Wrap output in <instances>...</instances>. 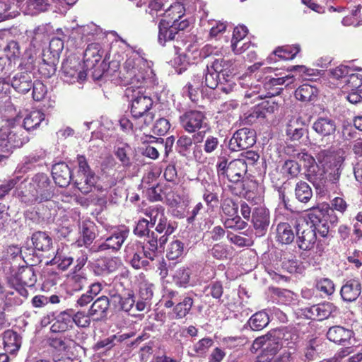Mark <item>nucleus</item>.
Instances as JSON below:
<instances>
[{"label":"nucleus","mask_w":362,"mask_h":362,"mask_svg":"<svg viewBox=\"0 0 362 362\" xmlns=\"http://www.w3.org/2000/svg\"><path fill=\"white\" fill-rule=\"evenodd\" d=\"M184 8L182 5L175 4L171 6L170 8L166 11L168 16L173 14L172 16L173 21H170L172 25H175L176 31L178 33L179 30H183L188 28L189 23L187 19H182L183 18Z\"/></svg>","instance_id":"7c9ffc66"},{"label":"nucleus","mask_w":362,"mask_h":362,"mask_svg":"<svg viewBox=\"0 0 362 362\" xmlns=\"http://www.w3.org/2000/svg\"><path fill=\"white\" fill-rule=\"evenodd\" d=\"M95 238L94 224L91 222L83 223L81 228L80 236L74 244L78 247L82 246L88 247L93 243Z\"/></svg>","instance_id":"2f4dec72"},{"label":"nucleus","mask_w":362,"mask_h":362,"mask_svg":"<svg viewBox=\"0 0 362 362\" xmlns=\"http://www.w3.org/2000/svg\"><path fill=\"white\" fill-rule=\"evenodd\" d=\"M361 293V284L356 280H349L344 284L340 291L342 299L346 302L355 301Z\"/></svg>","instance_id":"c756f323"},{"label":"nucleus","mask_w":362,"mask_h":362,"mask_svg":"<svg viewBox=\"0 0 362 362\" xmlns=\"http://www.w3.org/2000/svg\"><path fill=\"white\" fill-rule=\"evenodd\" d=\"M81 64L75 57H69L64 60L62 65V73L66 81H83L87 73L86 70H80Z\"/></svg>","instance_id":"f8f14e48"},{"label":"nucleus","mask_w":362,"mask_h":362,"mask_svg":"<svg viewBox=\"0 0 362 362\" xmlns=\"http://www.w3.org/2000/svg\"><path fill=\"white\" fill-rule=\"evenodd\" d=\"M316 159L322 168V170L315 161V158L309 154L305 149H301L296 156V159L303 163L307 168L308 180L317 188H321L326 182L328 173L329 180L333 182L337 181L341 175V168L346 158L343 149L334 151L332 148L322 149L315 154Z\"/></svg>","instance_id":"f257e3e1"},{"label":"nucleus","mask_w":362,"mask_h":362,"mask_svg":"<svg viewBox=\"0 0 362 362\" xmlns=\"http://www.w3.org/2000/svg\"><path fill=\"white\" fill-rule=\"evenodd\" d=\"M175 25H172L169 21L161 19L158 24V42L165 45L168 41L173 40L177 33Z\"/></svg>","instance_id":"473e14b6"},{"label":"nucleus","mask_w":362,"mask_h":362,"mask_svg":"<svg viewBox=\"0 0 362 362\" xmlns=\"http://www.w3.org/2000/svg\"><path fill=\"white\" fill-rule=\"evenodd\" d=\"M336 310L337 307L333 303L326 302L311 306L308 308L307 313L311 319L323 320L328 318Z\"/></svg>","instance_id":"412c9836"},{"label":"nucleus","mask_w":362,"mask_h":362,"mask_svg":"<svg viewBox=\"0 0 362 362\" xmlns=\"http://www.w3.org/2000/svg\"><path fill=\"white\" fill-rule=\"evenodd\" d=\"M175 223L168 220L166 217L159 224L155 227V230L158 233H165L166 235H171L176 228Z\"/></svg>","instance_id":"338daca9"},{"label":"nucleus","mask_w":362,"mask_h":362,"mask_svg":"<svg viewBox=\"0 0 362 362\" xmlns=\"http://www.w3.org/2000/svg\"><path fill=\"white\" fill-rule=\"evenodd\" d=\"M190 272L189 269L180 268L174 274V281L180 286L185 287L189 281Z\"/></svg>","instance_id":"69168bd1"},{"label":"nucleus","mask_w":362,"mask_h":362,"mask_svg":"<svg viewBox=\"0 0 362 362\" xmlns=\"http://www.w3.org/2000/svg\"><path fill=\"white\" fill-rule=\"evenodd\" d=\"M52 174L55 183L60 187L69 185L72 179V173L69 165L64 163H58L53 165Z\"/></svg>","instance_id":"dca6fc26"},{"label":"nucleus","mask_w":362,"mask_h":362,"mask_svg":"<svg viewBox=\"0 0 362 362\" xmlns=\"http://www.w3.org/2000/svg\"><path fill=\"white\" fill-rule=\"evenodd\" d=\"M144 84H131L126 88L124 95L128 98L130 111L135 119L143 118L144 124L140 126L141 129L152 124L154 115L149 112L153 102L151 96L146 93L142 87Z\"/></svg>","instance_id":"7ed1b4c3"},{"label":"nucleus","mask_w":362,"mask_h":362,"mask_svg":"<svg viewBox=\"0 0 362 362\" xmlns=\"http://www.w3.org/2000/svg\"><path fill=\"white\" fill-rule=\"evenodd\" d=\"M193 305V299L189 297H185L182 302L177 303L173 310L176 314V317L181 319L185 317L190 311Z\"/></svg>","instance_id":"603ef678"},{"label":"nucleus","mask_w":362,"mask_h":362,"mask_svg":"<svg viewBox=\"0 0 362 362\" xmlns=\"http://www.w3.org/2000/svg\"><path fill=\"white\" fill-rule=\"evenodd\" d=\"M255 143V131L250 128H242L233 134L228 146L232 151H239L252 147Z\"/></svg>","instance_id":"6e6552de"},{"label":"nucleus","mask_w":362,"mask_h":362,"mask_svg":"<svg viewBox=\"0 0 362 362\" xmlns=\"http://www.w3.org/2000/svg\"><path fill=\"white\" fill-rule=\"evenodd\" d=\"M295 238L292 226L286 222H281L276 227V238L282 244L291 243Z\"/></svg>","instance_id":"4c0bfd02"},{"label":"nucleus","mask_w":362,"mask_h":362,"mask_svg":"<svg viewBox=\"0 0 362 362\" xmlns=\"http://www.w3.org/2000/svg\"><path fill=\"white\" fill-rule=\"evenodd\" d=\"M23 194V202L30 204L50 200L54 195L50 179L45 173L35 175L29 183V189Z\"/></svg>","instance_id":"20e7f679"},{"label":"nucleus","mask_w":362,"mask_h":362,"mask_svg":"<svg viewBox=\"0 0 362 362\" xmlns=\"http://www.w3.org/2000/svg\"><path fill=\"white\" fill-rule=\"evenodd\" d=\"M111 301L114 305L119 310L124 312H129L133 309L135 304L134 293L132 291H129L124 294L115 293L110 296Z\"/></svg>","instance_id":"5701e85b"},{"label":"nucleus","mask_w":362,"mask_h":362,"mask_svg":"<svg viewBox=\"0 0 362 362\" xmlns=\"http://www.w3.org/2000/svg\"><path fill=\"white\" fill-rule=\"evenodd\" d=\"M42 62L40 66L41 72L47 77L54 75L57 70V65L59 60L56 59V58L42 56Z\"/></svg>","instance_id":"6e6d98bb"},{"label":"nucleus","mask_w":362,"mask_h":362,"mask_svg":"<svg viewBox=\"0 0 362 362\" xmlns=\"http://www.w3.org/2000/svg\"><path fill=\"white\" fill-rule=\"evenodd\" d=\"M204 84L211 89H214L220 85L221 91L228 93L233 90V83L224 86V81L214 70H210V65H206V69L203 71Z\"/></svg>","instance_id":"f3484780"},{"label":"nucleus","mask_w":362,"mask_h":362,"mask_svg":"<svg viewBox=\"0 0 362 362\" xmlns=\"http://www.w3.org/2000/svg\"><path fill=\"white\" fill-rule=\"evenodd\" d=\"M3 340L5 351L10 354H15L21 346L22 337L13 330L8 329L4 332Z\"/></svg>","instance_id":"72a5a7b5"},{"label":"nucleus","mask_w":362,"mask_h":362,"mask_svg":"<svg viewBox=\"0 0 362 362\" xmlns=\"http://www.w3.org/2000/svg\"><path fill=\"white\" fill-rule=\"evenodd\" d=\"M144 214L150 218L151 227H156L157 224H159L167 217L164 207L158 205L151 206L146 209Z\"/></svg>","instance_id":"37998d69"},{"label":"nucleus","mask_w":362,"mask_h":362,"mask_svg":"<svg viewBox=\"0 0 362 362\" xmlns=\"http://www.w3.org/2000/svg\"><path fill=\"white\" fill-rule=\"evenodd\" d=\"M247 172V167L245 160L235 159L230 161L228 180L230 182L238 183L244 182V177Z\"/></svg>","instance_id":"aec40b11"},{"label":"nucleus","mask_w":362,"mask_h":362,"mask_svg":"<svg viewBox=\"0 0 362 362\" xmlns=\"http://www.w3.org/2000/svg\"><path fill=\"white\" fill-rule=\"evenodd\" d=\"M37 281V275L33 266H23L18 268L11 279V284L23 298H27L28 292L25 287H33Z\"/></svg>","instance_id":"0eeeda50"},{"label":"nucleus","mask_w":362,"mask_h":362,"mask_svg":"<svg viewBox=\"0 0 362 362\" xmlns=\"http://www.w3.org/2000/svg\"><path fill=\"white\" fill-rule=\"evenodd\" d=\"M163 0H148V8L146 9V13L151 16L152 21L163 15V13L158 14L163 10Z\"/></svg>","instance_id":"bf43d9fd"},{"label":"nucleus","mask_w":362,"mask_h":362,"mask_svg":"<svg viewBox=\"0 0 362 362\" xmlns=\"http://www.w3.org/2000/svg\"><path fill=\"white\" fill-rule=\"evenodd\" d=\"M98 179V177L95 173H88V175L76 176L74 183L81 193L87 194L92 191L93 187H95Z\"/></svg>","instance_id":"f704fd0d"},{"label":"nucleus","mask_w":362,"mask_h":362,"mask_svg":"<svg viewBox=\"0 0 362 362\" xmlns=\"http://www.w3.org/2000/svg\"><path fill=\"white\" fill-rule=\"evenodd\" d=\"M122 263L117 257L98 259L93 264V272L97 276H107L116 272Z\"/></svg>","instance_id":"ddd939ff"},{"label":"nucleus","mask_w":362,"mask_h":362,"mask_svg":"<svg viewBox=\"0 0 362 362\" xmlns=\"http://www.w3.org/2000/svg\"><path fill=\"white\" fill-rule=\"evenodd\" d=\"M295 196L299 202L307 203L313 197L312 189L307 182L300 181L296 185Z\"/></svg>","instance_id":"49530a36"},{"label":"nucleus","mask_w":362,"mask_h":362,"mask_svg":"<svg viewBox=\"0 0 362 362\" xmlns=\"http://www.w3.org/2000/svg\"><path fill=\"white\" fill-rule=\"evenodd\" d=\"M73 323H75L80 327H88L91 322V316H89L88 311L85 313L83 311H78L76 313H72Z\"/></svg>","instance_id":"e2e57ef3"},{"label":"nucleus","mask_w":362,"mask_h":362,"mask_svg":"<svg viewBox=\"0 0 362 362\" xmlns=\"http://www.w3.org/2000/svg\"><path fill=\"white\" fill-rule=\"evenodd\" d=\"M327 337L329 340L336 344L346 346L350 344L349 341L354 337V332L341 326H334L329 329Z\"/></svg>","instance_id":"a211bd4d"},{"label":"nucleus","mask_w":362,"mask_h":362,"mask_svg":"<svg viewBox=\"0 0 362 362\" xmlns=\"http://www.w3.org/2000/svg\"><path fill=\"white\" fill-rule=\"evenodd\" d=\"M269 322V316L264 311L255 313L247 321V325L254 331H259L264 329Z\"/></svg>","instance_id":"c03bdc74"},{"label":"nucleus","mask_w":362,"mask_h":362,"mask_svg":"<svg viewBox=\"0 0 362 362\" xmlns=\"http://www.w3.org/2000/svg\"><path fill=\"white\" fill-rule=\"evenodd\" d=\"M142 247L145 257L153 260L157 256L158 251H160L158 245V235L152 231L151 235L147 236L146 244Z\"/></svg>","instance_id":"a19ab883"},{"label":"nucleus","mask_w":362,"mask_h":362,"mask_svg":"<svg viewBox=\"0 0 362 362\" xmlns=\"http://www.w3.org/2000/svg\"><path fill=\"white\" fill-rule=\"evenodd\" d=\"M129 235L127 230H117L110 236L107 237L103 243L93 245L90 250L93 252H103L110 250L111 252H117L120 250L122 244L126 240Z\"/></svg>","instance_id":"1a4fd4ad"},{"label":"nucleus","mask_w":362,"mask_h":362,"mask_svg":"<svg viewBox=\"0 0 362 362\" xmlns=\"http://www.w3.org/2000/svg\"><path fill=\"white\" fill-rule=\"evenodd\" d=\"M305 123L301 117H293L287 124L286 133L292 141L300 140L307 132Z\"/></svg>","instance_id":"393cba45"},{"label":"nucleus","mask_w":362,"mask_h":362,"mask_svg":"<svg viewBox=\"0 0 362 362\" xmlns=\"http://www.w3.org/2000/svg\"><path fill=\"white\" fill-rule=\"evenodd\" d=\"M130 151L131 148L127 144H123L121 146L115 148V154L124 166H129L131 165V160L129 156Z\"/></svg>","instance_id":"052dcab7"},{"label":"nucleus","mask_w":362,"mask_h":362,"mask_svg":"<svg viewBox=\"0 0 362 362\" xmlns=\"http://www.w3.org/2000/svg\"><path fill=\"white\" fill-rule=\"evenodd\" d=\"M205 131L199 132L194 134L192 137L187 135H182L177 141V151L182 156H187L189 153L190 148L193 145V141L196 143H200L203 141Z\"/></svg>","instance_id":"cd10ccee"},{"label":"nucleus","mask_w":362,"mask_h":362,"mask_svg":"<svg viewBox=\"0 0 362 362\" xmlns=\"http://www.w3.org/2000/svg\"><path fill=\"white\" fill-rule=\"evenodd\" d=\"M274 337L278 339L282 347L293 349L299 339L298 331L296 327H283L274 330Z\"/></svg>","instance_id":"2eb2a0df"},{"label":"nucleus","mask_w":362,"mask_h":362,"mask_svg":"<svg viewBox=\"0 0 362 362\" xmlns=\"http://www.w3.org/2000/svg\"><path fill=\"white\" fill-rule=\"evenodd\" d=\"M153 296V285L149 283H144L139 289V300L136 303V310L137 311H144L149 305V302Z\"/></svg>","instance_id":"c9c22d12"},{"label":"nucleus","mask_w":362,"mask_h":362,"mask_svg":"<svg viewBox=\"0 0 362 362\" xmlns=\"http://www.w3.org/2000/svg\"><path fill=\"white\" fill-rule=\"evenodd\" d=\"M72 312L71 309L61 312L51 326V331L52 332H64L71 329L73 327Z\"/></svg>","instance_id":"c85d7f7f"},{"label":"nucleus","mask_w":362,"mask_h":362,"mask_svg":"<svg viewBox=\"0 0 362 362\" xmlns=\"http://www.w3.org/2000/svg\"><path fill=\"white\" fill-rule=\"evenodd\" d=\"M312 128L318 135L328 137L335 134L337 125L334 119L320 117L313 122Z\"/></svg>","instance_id":"4be33fe9"},{"label":"nucleus","mask_w":362,"mask_h":362,"mask_svg":"<svg viewBox=\"0 0 362 362\" xmlns=\"http://www.w3.org/2000/svg\"><path fill=\"white\" fill-rule=\"evenodd\" d=\"M300 49L298 45L286 46L284 47H279L274 52L279 58L288 60L293 59L300 52Z\"/></svg>","instance_id":"4d7b16f0"},{"label":"nucleus","mask_w":362,"mask_h":362,"mask_svg":"<svg viewBox=\"0 0 362 362\" xmlns=\"http://www.w3.org/2000/svg\"><path fill=\"white\" fill-rule=\"evenodd\" d=\"M346 86L353 90L357 89L362 86V74L359 73H354V70L347 76L346 79L344 81Z\"/></svg>","instance_id":"774afa93"},{"label":"nucleus","mask_w":362,"mask_h":362,"mask_svg":"<svg viewBox=\"0 0 362 362\" xmlns=\"http://www.w3.org/2000/svg\"><path fill=\"white\" fill-rule=\"evenodd\" d=\"M110 306V300L107 296H103L98 298L88 310V315L92 320L100 321L106 317Z\"/></svg>","instance_id":"6ab92c4d"},{"label":"nucleus","mask_w":362,"mask_h":362,"mask_svg":"<svg viewBox=\"0 0 362 362\" xmlns=\"http://www.w3.org/2000/svg\"><path fill=\"white\" fill-rule=\"evenodd\" d=\"M220 209L226 216H233L238 214V205L232 198L223 196L220 202Z\"/></svg>","instance_id":"3c124183"},{"label":"nucleus","mask_w":362,"mask_h":362,"mask_svg":"<svg viewBox=\"0 0 362 362\" xmlns=\"http://www.w3.org/2000/svg\"><path fill=\"white\" fill-rule=\"evenodd\" d=\"M247 28L244 25H239L234 28L231 40V47L235 54H240L247 48L245 47V44L239 46L240 41L247 35Z\"/></svg>","instance_id":"ea45409f"},{"label":"nucleus","mask_w":362,"mask_h":362,"mask_svg":"<svg viewBox=\"0 0 362 362\" xmlns=\"http://www.w3.org/2000/svg\"><path fill=\"white\" fill-rule=\"evenodd\" d=\"M184 244L179 240H173L167 248L166 257L168 259H176L182 255Z\"/></svg>","instance_id":"864d4df0"},{"label":"nucleus","mask_w":362,"mask_h":362,"mask_svg":"<svg viewBox=\"0 0 362 362\" xmlns=\"http://www.w3.org/2000/svg\"><path fill=\"white\" fill-rule=\"evenodd\" d=\"M32 242L35 248L39 251H49L52 245V238L42 231H37L32 235Z\"/></svg>","instance_id":"58836bf2"},{"label":"nucleus","mask_w":362,"mask_h":362,"mask_svg":"<svg viewBox=\"0 0 362 362\" xmlns=\"http://www.w3.org/2000/svg\"><path fill=\"white\" fill-rule=\"evenodd\" d=\"M180 122L182 127L188 133H197L201 131L209 130V126L205 112L189 110L180 116Z\"/></svg>","instance_id":"423d86ee"},{"label":"nucleus","mask_w":362,"mask_h":362,"mask_svg":"<svg viewBox=\"0 0 362 362\" xmlns=\"http://www.w3.org/2000/svg\"><path fill=\"white\" fill-rule=\"evenodd\" d=\"M48 120L45 115L40 110H34L28 113L23 119V129L26 132L35 130L41 124L47 125Z\"/></svg>","instance_id":"bb28decb"},{"label":"nucleus","mask_w":362,"mask_h":362,"mask_svg":"<svg viewBox=\"0 0 362 362\" xmlns=\"http://www.w3.org/2000/svg\"><path fill=\"white\" fill-rule=\"evenodd\" d=\"M317 95V89L309 84H303L298 87L295 91L296 99L301 101H312Z\"/></svg>","instance_id":"a18cd8bd"},{"label":"nucleus","mask_w":362,"mask_h":362,"mask_svg":"<svg viewBox=\"0 0 362 362\" xmlns=\"http://www.w3.org/2000/svg\"><path fill=\"white\" fill-rule=\"evenodd\" d=\"M300 165L294 160H287L282 165V173L288 176L290 178L296 177L300 172Z\"/></svg>","instance_id":"13d9d810"},{"label":"nucleus","mask_w":362,"mask_h":362,"mask_svg":"<svg viewBox=\"0 0 362 362\" xmlns=\"http://www.w3.org/2000/svg\"><path fill=\"white\" fill-rule=\"evenodd\" d=\"M223 221L225 228L232 229L233 230H240L245 228L247 223L243 220L240 216L236 214L233 216H226Z\"/></svg>","instance_id":"5fc2aeb1"},{"label":"nucleus","mask_w":362,"mask_h":362,"mask_svg":"<svg viewBox=\"0 0 362 362\" xmlns=\"http://www.w3.org/2000/svg\"><path fill=\"white\" fill-rule=\"evenodd\" d=\"M10 85L20 93H28L33 86L30 73L26 71L17 73L10 80Z\"/></svg>","instance_id":"a878e982"},{"label":"nucleus","mask_w":362,"mask_h":362,"mask_svg":"<svg viewBox=\"0 0 362 362\" xmlns=\"http://www.w3.org/2000/svg\"><path fill=\"white\" fill-rule=\"evenodd\" d=\"M61 38L59 37H52L49 42L47 49H44L42 56L59 59L60 54L64 49V41L65 37Z\"/></svg>","instance_id":"79ce46f5"},{"label":"nucleus","mask_w":362,"mask_h":362,"mask_svg":"<svg viewBox=\"0 0 362 362\" xmlns=\"http://www.w3.org/2000/svg\"><path fill=\"white\" fill-rule=\"evenodd\" d=\"M49 6L48 0H28L25 12L27 14L34 16L47 11Z\"/></svg>","instance_id":"8fccbe9b"},{"label":"nucleus","mask_w":362,"mask_h":362,"mask_svg":"<svg viewBox=\"0 0 362 362\" xmlns=\"http://www.w3.org/2000/svg\"><path fill=\"white\" fill-rule=\"evenodd\" d=\"M29 141L26 132L21 126L7 124L0 128V153L11 154Z\"/></svg>","instance_id":"39448f33"},{"label":"nucleus","mask_w":362,"mask_h":362,"mask_svg":"<svg viewBox=\"0 0 362 362\" xmlns=\"http://www.w3.org/2000/svg\"><path fill=\"white\" fill-rule=\"evenodd\" d=\"M301 235L298 234V247L303 250H310L316 242L315 229L313 226H307Z\"/></svg>","instance_id":"e433bc0d"},{"label":"nucleus","mask_w":362,"mask_h":362,"mask_svg":"<svg viewBox=\"0 0 362 362\" xmlns=\"http://www.w3.org/2000/svg\"><path fill=\"white\" fill-rule=\"evenodd\" d=\"M213 344L214 341L212 339L209 337L203 338L193 345L192 351H189V355L191 356L202 357L205 355Z\"/></svg>","instance_id":"09e8293b"},{"label":"nucleus","mask_w":362,"mask_h":362,"mask_svg":"<svg viewBox=\"0 0 362 362\" xmlns=\"http://www.w3.org/2000/svg\"><path fill=\"white\" fill-rule=\"evenodd\" d=\"M210 65V70H214L223 81L231 83L232 79L235 75V69L233 62L229 59L223 58L214 59Z\"/></svg>","instance_id":"4468645a"},{"label":"nucleus","mask_w":362,"mask_h":362,"mask_svg":"<svg viewBox=\"0 0 362 362\" xmlns=\"http://www.w3.org/2000/svg\"><path fill=\"white\" fill-rule=\"evenodd\" d=\"M103 51L100 45L92 43L88 45L84 52L83 63L87 69H93L100 61Z\"/></svg>","instance_id":"b1692460"},{"label":"nucleus","mask_w":362,"mask_h":362,"mask_svg":"<svg viewBox=\"0 0 362 362\" xmlns=\"http://www.w3.org/2000/svg\"><path fill=\"white\" fill-rule=\"evenodd\" d=\"M315 286L317 290L326 294L327 296L332 294L334 291V283L332 281L327 278H321L316 280Z\"/></svg>","instance_id":"0e129e2a"},{"label":"nucleus","mask_w":362,"mask_h":362,"mask_svg":"<svg viewBox=\"0 0 362 362\" xmlns=\"http://www.w3.org/2000/svg\"><path fill=\"white\" fill-rule=\"evenodd\" d=\"M251 222L257 236L264 235L270 224L269 211L264 206L255 207L252 210Z\"/></svg>","instance_id":"9b49d317"},{"label":"nucleus","mask_w":362,"mask_h":362,"mask_svg":"<svg viewBox=\"0 0 362 362\" xmlns=\"http://www.w3.org/2000/svg\"><path fill=\"white\" fill-rule=\"evenodd\" d=\"M15 66L8 57H0V78H9Z\"/></svg>","instance_id":"680f3d73"},{"label":"nucleus","mask_w":362,"mask_h":362,"mask_svg":"<svg viewBox=\"0 0 362 362\" xmlns=\"http://www.w3.org/2000/svg\"><path fill=\"white\" fill-rule=\"evenodd\" d=\"M118 57L112 59L107 65L103 61V72L97 78H110L115 83L121 86L131 84H146L154 76L153 69L148 62L134 51L126 54V60L122 69Z\"/></svg>","instance_id":"f03ea898"},{"label":"nucleus","mask_w":362,"mask_h":362,"mask_svg":"<svg viewBox=\"0 0 362 362\" xmlns=\"http://www.w3.org/2000/svg\"><path fill=\"white\" fill-rule=\"evenodd\" d=\"M294 78L293 76L287 75L279 78L266 77L263 84L264 94H259V97L272 98L281 93L283 90V85L288 86L293 83Z\"/></svg>","instance_id":"9d476101"},{"label":"nucleus","mask_w":362,"mask_h":362,"mask_svg":"<svg viewBox=\"0 0 362 362\" xmlns=\"http://www.w3.org/2000/svg\"><path fill=\"white\" fill-rule=\"evenodd\" d=\"M282 348L278 339L274 337V330L267 334L266 344L264 347V354L268 356H273Z\"/></svg>","instance_id":"de8ad7c7"}]
</instances>
